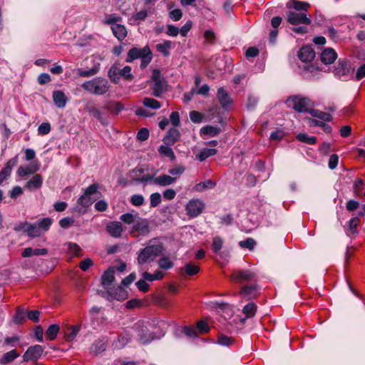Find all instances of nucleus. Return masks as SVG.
<instances>
[{
    "mask_svg": "<svg viewBox=\"0 0 365 365\" xmlns=\"http://www.w3.org/2000/svg\"><path fill=\"white\" fill-rule=\"evenodd\" d=\"M150 207H155L161 203V195L158 192H155L150 196Z\"/></svg>",
    "mask_w": 365,
    "mask_h": 365,
    "instance_id": "nucleus-55",
    "label": "nucleus"
},
{
    "mask_svg": "<svg viewBox=\"0 0 365 365\" xmlns=\"http://www.w3.org/2000/svg\"><path fill=\"white\" fill-rule=\"evenodd\" d=\"M36 223L38 225V229L42 235H43L50 229L53 223V220L50 217H43L37 220Z\"/></svg>",
    "mask_w": 365,
    "mask_h": 365,
    "instance_id": "nucleus-33",
    "label": "nucleus"
},
{
    "mask_svg": "<svg viewBox=\"0 0 365 365\" xmlns=\"http://www.w3.org/2000/svg\"><path fill=\"white\" fill-rule=\"evenodd\" d=\"M51 125L48 122L42 123L38 128V133L39 135H44L50 133Z\"/></svg>",
    "mask_w": 365,
    "mask_h": 365,
    "instance_id": "nucleus-58",
    "label": "nucleus"
},
{
    "mask_svg": "<svg viewBox=\"0 0 365 365\" xmlns=\"http://www.w3.org/2000/svg\"><path fill=\"white\" fill-rule=\"evenodd\" d=\"M98 73V67L94 66L93 68L88 70H83V68H78L76 73L80 77H91L95 76Z\"/></svg>",
    "mask_w": 365,
    "mask_h": 365,
    "instance_id": "nucleus-43",
    "label": "nucleus"
},
{
    "mask_svg": "<svg viewBox=\"0 0 365 365\" xmlns=\"http://www.w3.org/2000/svg\"><path fill=\"white\" fill-rule=\"evenodd\" d=\"M217 96L222 108L225 110L230 108L232 101L228 93L223 88H220L217 90Z\"/></svg>",
    "mask_w": 365,
    "mask_h": 365,
    "instance_id": "nucleus-19",
    "label": "nucleus"
},
{
    "mask_svg": "<svg viewBox=\"0 0 365 365\" xmlns=\"http://www.w3.org/2000/svg\"><path fill=\"white\" fill-rule=\"evenodd\" d=\"M47 254L48 250L46 248L32 249L31 247H26L23 250L21 255L23 257H29L31 256L46 255Z\"/></svg>",
    "mask_w": 365,
    "mask_h": 365,
    "instance_id": "nucleus-30",
    "label": "nucleus"
},
{
    "mask_svg": "<svg viewBox=\"0 0 365 365\" xmlns=\"http://www.w3.org/2000/svg\"><path fill=\"white\" fill-rule=\"evenodd\" d=\"M163 250L162 244L157 239L150 240L148 245L138 252L137 262L140 266L153 262Z\"/></svg>",
    "mask_w": 365,
    "mask_h": 365,
    "instance_id": "nucleus-2",
    "label": "nucleus"
},
{
    "mask_svg": "<svg viewBox=\"0 0 365 365\" xmlns=\"http://www.w3.org/2000/svg\"><path fill=\"white\" fill-rule=\"evenodd\" d=\"M180 136V131L177 128H170L164 137L163 142L165 145H173L179 140Z\"/></svg>",
    "mask_w": 365,
    "mask_h": 365,
    "instance_id": "nucleus-23",
    "label": "nucleus"
},
{
    "mask_svg": "<svg viewBox=\"0 0 365 365\" xmlns=\"http://www.w3.org/2000/svg\"><path fill=\"white\" fill-rule=\"evenodd\" d=\"M205 207V204L202 200L193 198L187 202L185 208L186 215L191 218H195L203 212Z\"/></svg>",
    "mask_w": 365,
    "mask_h": 365,
    "instance_id": "nucleus-7",
    "label": "nucleus"
},
{
    "mask_svg": "<svg viewBox=\"0 0 365 365\" xmlns=\"http://www.w3.org/2000/svg\"><path fill=\"white\" fill-rule=\"evenodd\" d=\"M19 356V354L16 351V350H11L5 353L0 359V363L1 364H7L9 363L12 362L16 358Z\"/></svg>",
    "mask_w": 365,
    "mask_h": 365,
    "instance_id": "nucleus-38",
    "label": "nucleus"
},
{
    "mask_svg": "<svg viewBox=\"0 0 365 365\" xmlns=\"http://www.w3.org/2000/svg\"><path fill=\"white\" fill-rule=\"evenodd\" d=\"M60 331V327L58 324H54L50 325L46 331V335L48 339L53 341L54 340Z\"/></svg>",
    "mask_w": 365,
    "mask_h": 365,
    "instance_id": "nucleus-39",
    "label": "nucleus"
},
{
    "mask_svg": "<svg viewBox=\"0 0 365 365\" xmlns=\"http://www.w3.org/2000/svg\"><path fill=\"white\" fill-rule=\"evenodd\" d=\"M216 182L211 180H207L203 182H200L197 184H196L194 187V190L196 192H203L205 190L212 189L215 187Z\"/></svg>",
    "mask_w": 365,
    "mask_h": 365,
    "instance_id": "nucleus-35",
    "label": "nucleus"
},
{
    "mask_svg": "<svg viewBox=\"0 0 365 365\" xmlns=\"http://www.w3.org/2000/svg\"><path fill=\"white\" fill-rule=\"evenodd\" d=\"M176 178L163 174L155 178H153V180L150 182H153L155 185L165 187L173 184Z\"/></svg>",
    "mask_w": 365,
    "mask_h": 365,
    "instance_id": "nucleus-22",
    "label": "nucleus"
},
{
    "mask_svg": "<svg viewBox=\"0 0 365 365\" xmlns=\"http://www.w3.org/2000/svg\"><path fill=\"white\" fill-rule=\"evenodd\" d=\"M199 271H200V267L196 264H194L192 263H187L185 266V272L187 275L191 276V275L196 274L199 272Z\"/></svg>",
    "mask_w": 365,
    "mask_h": 365,
    "instance_id": "nucleus-53",
    "label": "nucleus"
},
{
    "mask_svg": "<svg viewBox=\"0 0 365 365\" xmlns=\"http://www.w3.org/2000/svg\"><path fill=\"white\" fill-rule=\"evenodd\" d=\"M298 140L309 145H314L317 141V138L314 136H309L306 133H299L297 136Z\"/></svg>",
    "mask_w": 365,
    "mask_h": 365,
    "instance_id": "nucleus-49",
    "label": "nucleus"
},
{
    "mask_svg": "<svg viewBox=\"0 0 365 365\" xmlns=\"http://www.w3.org/2000/svg\"><path fill=\"white\" fill-rule=\"evenodd\" d=\"M255 241L252 238H247L245 240L240 241L239 242V245L242 248H247L249 250H252L255 245Z\"/></svg>",
    "mask_w": 365,
    "mask_h": 365,
    "instance_id": "nucleus-60",
    "label": "nucleus"
},
{
    "mask_svg": "<svg viewBox=\"0 0 365 365\" xmlns=\"http://www.w3.org/2000/svg\"><path fill=\"white\" fill-rule=\"evenodd\" d=\"M182 334L189 338H195L197 336L196 331L193 328L187 327H179L175 330V335L180 337Z\"/></svg>",
    "mask_w": 365,
    "mask_h": 365,
    "instance_id": "nucleus-34",
    "label": "nucleus"
},
{
    "mask_svg": "<svg viewBox=\"0 0 365 365\" xmlns=\"http://www.w3.org/2000/svg\"><path fill=\"white\" fill-rule=\"evenodd\" d=\"M158 266L163 269H169L173 267V262L168 257H164L158 260Z\"/></svg>",
    "mask_w": 365,
    "mask_h": 365,
    "instance_id": "nucleus-52",
    "label": "nucleus"
},
{
    "mask_svg": "<svg viewBox=\"0 0 365 365\" xmlns=\"http://www.w3.org/2000/svg\"><path fill=\"white\" fill-rule=\"evenodd\" d=\"M149 137V130L145 128H143L140 129V130L138 132L137 134V138L140 141H144L147 140Z\"/></svg>",
    "mask_w": 365,
    "mask_h": 365,
    "instance_id": "nucleus-62",
    "label": "nucleus"
},
{
    "mask_svg": "<svg viewBox=\"0 0 365 365\" xmlns=\"http://www.w3.org/2000/svg\"><path fill=\"white\" fill-rule=\"evenodd\" d=\"M108 338L106 336H101L96 339L89 348L91 354L97 356L105 351L108 346Z\"/></svg>",
    "mask_w": 365,
    "mask_h": 365,
    "instance_id": "nucleus-11",
    "label": "nucleus"
},
{
    "mask_svg": "<svg viewBox=\"0 0 365 365\" xmlns=\"http://www.w3.org/2000/svg\"><path fill=\"white\" fill-rule=\"evenodd\" d=\"M309 4L305 1H300L298 0H289L287 3V7L288 9H293L297 12H304L307 14Z\"/></svg>",
    "mask_w": 365,
    "mask_h": 365,
    "instance_id": "nucleus-21",
    "label": "nucleus"
},
{
    "mask_svg": "<svg viewBox=\"0 0 365 365\" xmlns=\"http://www.w3.org/2000/svg\"><path fill=\"white\" fill-rule=\"evenodd\" d=\"M222 245L223 240L222 237L217 236L213 238L212 247L214 252L217 253L222 249Z\"/></svg>",
    "mask_w": 365,
    "mask_h": 365,
    "instance_id": "nucleus-54",
    "label": "nucleus"
},
{
    "mask_svg": "<svg viewBox=\"0 0 365 365\" xmlns=\"http://www.w3.org/2000/svg\"><path fill=\"white\" fill-rule=\"evenodd\" d=\"M170 48L171 41L168 40H165L163 43H158L156 46L158 51L163 53L165 56H168L170 55Z\"/></svg>",
    "mask_w": 365,
    "mask_h": 365,
    "instance_id": "nucleus-41",
    "label": "nucleus"
},
{
    "mask_svg": "<svg viewBox=\"0 0 365 365\" xmlns=\"http://www.w3.org/2000/svg\"><path fill=\"white\" fill-rule=\"evenodd\" d=\"M38 83L40 85H43L49 83L51 81V76L46 73H42L38 76Z\"/></svg>",
    "mask_w": 365,
    "mask_h": 365,
    "instance_id": "nucleus-64",
    "label": "nucleus"
},
{
    "mask_svg": "<svg viewBox=\"0 0 365 365\" xmlns=\"http://www.w3.org/2000/svg\"><path fill=\"white\" fill-rule=\"evenodd\" d=\"M19 230L26 232L29 237L32 238L42 235V233L39 230L38 225H36V222L29 223L25 222L21 225Z\"/></svg>",
    "mask_w": 365,
    "mask_h": 365,
    "instance_id": "nucleus-12",
    "label": "nucleus"
},
{
    "mask_svg": "<svg viewBox=\"0 0 365 365\" xmlns=\"http://www.w3.org/2000/svg\"><path fill=\"white\" fill-rule=\"evenodd\" d=\"M138 216L139 215L138 213H135V214L125 213V214H123L120 217V219L121 221H123L124 223H125L127 225H133V224L135 222V220L138 218Z\"/></svg>",
    "mask_w": 365,
    "mask_h": 365,
    "instance_id": "nucleus-47",
    "label": "nucleus"
},
{
    "mask_svg": "<svg viewBox=\"0 0 365 365\" xmlns=\"http://www.w3.org/2000/svg\"><path fill=\"white\" fill-rule=\"evenodd\" d=\"M337 54L332 48H326L321 53V60L324 64H331L336 59Z\"/></svg>",
    "mask_w": 365,
    "mask_h": 365,
    "instance_id": "nucleus-26",
    "label": "nucleus"
},
{
    "mask_svg": "<svg viewBox=\"0 0 365 365\" xmlns=\"http://www.w3.org/2000/svg\"><path fill=\"white\" fill-rule=\"evenodd\" d=\"M120 76H123L126 80L133 78V76L131 73V68L129 66H126L122 69H120Z\"/></svg>",
    "mask_w": 365,
    "mask_h": 365,
    "instance_id": "nucleus-59",
    "label": "nucleus"
},
{
    "mask_svg": "<svg viewBox=\"0 0 365 365\" xmlns=\"http://www.w3.org/2000/svg\"><path fill=\"white\" fill-rule=\"evenodd\" d=\"M216 153L217 150L215 148H203L196 155V158L200 162H202L207 158L215 155Z\"/></svg>",
    "mask_w": 365,
    "mask_h": 365,
    "instance_id": "nucleus-37",
    "label": "nucleus"
},
{
    "mask_svg": "<svg viewBox=\"0 0 365 365\" xmlns=\"http://www.w3.org/2000/svg\"><path fill=\"white\" fill-rule=\"evenodd\" d=\"M120 68L117 65H113L108 71V77L112 82L118 83L120 81Z\"/></svg>",
    "mask_w": 365,
    "mask_h": 365,
    "instance_id": "nucleus-40",
    "label": "nucleus"
},
{
    "mask_svg": "<svg viewBox=\"0 0 365 365\" xmlns=\"http://www.w3.org/2000/svg\"><path fill=\"white\" fill-rule=\"evenodd\" d=\"M255 278V273L249 270H241L238 273L233 274L231 276V279L236 282H239L240 280H253Z\"/></svg>",
    "mask_w": 365,
    "mask_h": 365,
    "instance_id": "nucleus-29",
    "label": "nucleus"
},
{
    "mask_svg": "<svg viewBox=\"0 0 365 365\" xmlns=\"http://www.w3.org/2000/svg\"><path fill=\"white\" fill-rule=\"evenodd\" d=\"M132 230L138 232L140 235H147L149 232L148 220L138 216L132 226Z\"/></svg>",
    "mask_w": 365,
    "mask_h": 365,
    "instance_id": "nucleus-15",
    "label": "nucleus"
},
{
    "mask_svg": "<svg viewBox=\"0 0 365 365\" xmlns=\"http://www.w3.org/2000/svg\"><path fill=\"white\" fill-rule=\"evenodd\" d=\"M81 329V324L78 323L76 325H67L66 330L64 333V339L66 341L72 342L76 339Z\"/></svg>",
    "mask_w": 365,
    "mask_h": 365,
    "instance_id": "nucleus-14",
    "label": "nucleus"
},
{
    "mask_svg": "<svg viewBox=\"0 0 365 365\" xmlns=\"http://www.w3.org/2000/svg\"><path fill=\"white\" fill-rule=\"evenodd\" d=\"M106 231L113 237H119L123 232V227L119 222H110L106 226Z\"/></svg>",
    "mask_w": 365,
    "mask_h": 365,
    "instance_id": "nucleus-25",
    "label": "nucleus"
},
{
    "mask_svg": "<svg viewBox=\"0 0 365 365\" xmlns=\"http://www.w3.org/2000/svg\"><path fill=\"white\" fill-rule=\"evenodd\" d=\"M287 21L292 25H309L312 20L304 12L289 11Z\"/></svg>",
    "mask_w": 365,
    "mask_h": 365,
    "instance_id": "nucleus-9",
    "label": "nucleus"
},
{
    "mask_svg": "<svg viewBox=\"0 0 365 365\" xmlns=\"http://www.w3.org/2000/svg\"><path fill=\"white\" fill-rule=\"evenodd\" d=\"M143 103L145 107L153 109H158L161 106L160 103L158 101L151 98H145Z\"/></svg>",
    "mask_w": 365,
    "mask_h": 365,
    "instance_id": "nucleus-51",
    "label": "nucleus"
},
{
    "mask_svg": "<svg viewBox=\"0 0 365 365\" xmlns=\"http://www.w3.org/2000/svg\"><path fill=\"white\" fill-rule=\"evenodd\" d=\"M115 270L113 267H109L101 277V284L107 289L114 280Z\"/></svg>",
    "mask_w": 365,
    "mask_h": 365,
    "instance_id": "nucleus-27",
    "label": "nucleus"
},
{
    "mask_svg": "<svg viewBox=\"0 0 365 365\" xmlns=\"http://www.w3.org/2000/svg\"><path fill=\"white\" fill-rule=\"evenodd\" d=\"M298 57L302 62H310L315 57V53L311 46H304L298 52Z\"/></svg>",
    "mask_w": 365,
    "mask_h": 365,
    "instance_id": "nucleus-17",
    "label": "nucleus"
},
{
    "mask_svg": "<svg viewBox=\"0 0 365 365\" xmlns=\"http://www.w3.org/2000/svg\"><path fill=\"white\" fill-rule=\"evenodd\" d=\"M39 168V163L38 161H33L27 165L20 166L17 170V175L20 177L32 175L36 173Z\"/></svg>",
    "mask_w": 365,
    "mask_h": 365,
    "instance_id": "nucleus-13",
    "label": "nucleus"
},
{
    "mask_svg": "<svg viewBox=\"0 0 365 365\" xmlns=\"http://www.w3.org/2000/svg\"><path fill=\"white\" fill-rule=\"evenodd\" d=\"M217 343L221 346H227L231 345L233 343V340L231 338L222 334L218 337Z\"/></svg>",
    "mask_w": 365,
    "mask_h": 365,
    "instance_id": "nucleus-61",
    "label": "nucleus"
},
{
    "mask_svg": "<svg viewBox=\"0 0 365 365\" xmlns=\"http://www.w3.org/2000/svg\"><path fill=\"white\" fill-rule=\"evenodd\" d=\"M257 306L255 303H249L243 308V313L247 318L252 317L256 312Z\"/></svg>",
    "mask_w": 365,
    "mask_h": 365,
    "instance_id": "nucleus-50",
    "label": "nucleus"
},
{
    "mask_svg": "<svg viewBox=\"0 0 365 365\" xmlns=\"http://www.w3.org/2000/svg\"><path fill=\"white\" fill-rule=\"evenodd\" d=\"M309 113L317 118H319L322 122H330L332 120V116L328 113L323 111H321L317 109L312 108L310 110H309Z\"/></svg>",
    "mask_w": 365,
    "mask_h": 365,
    "instance_id": "nucleus-31",
    "label": "nucleus"
},
{
    "mask_svg": "<svg viewBox=\"0 0 365 365\" xmlns=\"http://www.w3.org/2000/svg\"><path fill=\"white\" fill-rule=\"evenodd\" d=\"M98 189V185L96 183L88 186L83 194L78 198L76 204L72 207L71 211L78 215L86 214L89 206L96 200L93 195L97 193Z\"/></svg>",
    "mask_w": 365,
    "mask_h": 365,
    "instance_id": "nucleus-3",
    "label": "nucleus"
},
{
    "mask_svg": "<svg viewBox=\"0 0 365 365\" xmlns=\"http://www.w3.org/2000/svg\"><path fill=\"white\" fill-rule=\"evenodd\" d=\"M257 287L255 285L245 286L241 289V294L247 298H252L255 296Z\"/></svg>",
    "mask_w": 365,
    "mask_h": 365,
    "instance_id": "nucleus-45",
    "label": "nucleus"
},
{
    "mask_svg": "<svg viewBox=\"0 0 365 365\" xmlns=\"http://www.w3.org/2000/svg\"><path fill=\"white\" fill-rule=\"evenodd\" d=\"M43 352L42 346L36 344L29 346L23 355L24 361H36Z\"/></svg>",
    "mask_w": 365,
    "mask_h": 365,
    "instance_id": "nucleus-10",
    "label": "nucleus"
},
{
    "mask_svg": "<svg viewBox=\"0 0 365 365\" xmlns=\"http://www.w3.org/2000/svg\"><path fill=\"white\" fill-rule=\"evenodd\" d=\"M26 318H27V311L19 308L14 316L13 320L15 324H22Z\"/></svg>",
    "mask_w": 365,
    "mask_h": 365,
    "instance_id": "nucleus-44",
    "label": "nucleus"
},
{
    "mask_svg": "<svg viewBox=\"0 0 365 365\" xmlns=\"http://www.w3.org/2000/svg\"><path fill=\"white\" fill-rule=\"evenodd\" d=\"M138 58L141 59V68L146 67L151 61V51L148 46L143 47V48H138L136 47L132 48L128 53L125 61L128 63H131Z\"/></svg>",
    "mask_w": 365,
    "mask_h": 365,
    "instance_id": "nucleus-6",
    "label": "nucleus"
},
{
    "mask_svg": "<svg viewBox=\"0 0 365 365\" xmlns=\"http://www.w3.org/2000/svg\"><path fill=\"white\" fill-rule=\"evenodd\" d=\"M108 298L109 299H116L122 301L126 299L127 294L125 290L120 286L116 288L110 289L107 291Z\"/></svg>",
    "mask_w": 365,
    "mask_h": 365,
    "instance_id": "nucleus-18",
    "label": "nucleus"
},
{
    "mask_svg": "<svg viewBox=\"0 0 365 365\" xmlns=\"http://www.w3.org/2000/svg\"><path fill=\"white\" fill-rule=\"evenodd\" d=\"M43 182V177L40 174H36L26 182L24 187L28 190L34 191L42 187Z\"/></svg>",
    "mask_w": 365,
    "mask_h": 365,
    "instance_id": "nucleus-16",
    "label": "nucleus"
},
{
    "mask_svg": "<svg viewBox=\"0 0 365 365\" xmlns=\"http://www.w3.org/2000/svg\"><path fill=\"white\" fill-rule=\"evenodd\" d=\"M138 341L142 344H147L156 339H160L164 336V331L157 328L154 323L148 322H138L133 327Z\"/></svg>",
    "mask_w": 365,
    "mask_h": 365,
    "instance_id": "nucleus-1",
    "label": "nucleus"
},
{
    "mask_svg": "<svg viewBox=\"0 0 365 365\" xmlns=\"http://www.w3.org/2000/svg\"><path fill=\"white\" fill-rule=\"evenodd\" d=\"M110 29L115 37L119 41L123 40L127 36L128 32L126 28L122 24H113L110 26Z\"/></svg>",
    "mask_w": 365,
    "mask_h": 365,
    "instance_id": "nucleus-28",
    "label": "nucleus"
},
{
    "mask_svg": "<svg viewBox=\"0 0 365 365\" xmlns=\"http://www.w3.org/2000/svg\"><path fill=\"white\" fill-rule=\"evenodd\" d=\"M286 104L287 107L294 109L298 113H308L312 109L310 107L314 105L310 98L300 95L289 96L286 101Z\"/></svg>",
    "mask_w": 365,
    "mask_h": 365,
    "instance_id": "nucleus-5",
    "label": "nucleus"
},
{
    "mask_svg": "<svg viewBox=\"0 0 365 365\" xmlns=\"http://www.w3.org/2000/svg\"><path fill=\"white\" fill-rule=\"evenodd\" d=\"M52 97L53 103L57 108H63L66 106L68 98L62 91H54Z\"/></svg>",
    "mask_w": 365,
    "mask_h": 365,
    "instance_id": "nucleus-24",
    "label": "nucleus"
},
{
    "mask_svg": "<svg viewBox=\"0 0 365 365\" xmlns=\"http://www.w3.org/2000/svg\"><path fill=\"white\" fill-rule=\"evenodd\" d=\"M121 20V17L115 14H109L105 18V23L108 24H117Z\"/></svg>",
    "mask_w": 365,
    "mask_h": 365,
    "instance_id": "nucleus-57",
    "label": "nucleus"
},
{
    "mask_svg": "<svg viewBox=\"0 0 365 365\" xmlns=\"http://www.w3.org/2000/svg\"><path fill=\"white\" fill-rule=\"evenodd\" d=\"M220 128L217 126L207 125L204 126L200 129L201 135H208L210 137H214L219 134Z\"/></svg>",
    "mask_w": 365,
    "mask_h": 365,
    "instance_id": "nucleus-36",
    "label": "nucleus"
},
{
    "mask_svg": "<svg viewBox=\"0 0 365 365\" xmlns=\"http://www.w3.org/2000/svg\"><path fill=\"white\" fill-rule=\"evenodd\" d=\"M151 88L153 94L155 97H160L163 93L166 91V85L162 81L160 72L158 70L153 71Z\"/></svg>",
    "mask_w": 365,
    "mask_h": 365,
    "instance_id": "nucleus-8",
    "label": "nucleus"
},
{
    "mask_svg": "<svg viewBox=\"0 0 365 365\" xmlns=\"http://www.w3.org/2000/svg\"><path fill=\"white\" fill-rule=\"evenodd\" d=\"M170 145H160L159 149H158V151L159 153L165 156V157H168V158H170L171 160H174L175 158V155L172 150L171 148H170Z\"/></svg>",
    "mask_w": 365,
    "mask_h": 365,
    "instance_id": "nucleus-48",
    "label": "nucleus"
},
{
    "mask_svg": "<svg viewBox=\"0 0 365 365\" xmlns=\"http://www.w3.org/2000/svg\"><path fill=\"white\" fill-rule=\"evenodd\" d=\"M130 338L127 335H120L117 340L113 341V346L115 349H121L130 341Z\"/></svg>",
    "mask_w": 365,
    "mask_h": 365,
    "instance_id": "nucleus-46",
    "label": "nucleus"
},
{
    "mask_svg": "<svg viewBox=\"0 0 365 365\" xmlns=\"http://www.w3.org/2000/svg\"><path fill=\"white\" fill-rule=\"evenodd\" d=\"M144 197L142 195H133L130 197V202L134 206H141L144 203Z\"/></svg>",
    "mask_w": 365,
    "mask_h": 365,
    "instance_id": "nucleus-56",
    "label": "nucleus"
},
{
    "mask_svg": "<svg viewBox=\"0 0 365 365\" xmlns=\"http://www.w3.org/2000/svg\"><path fill=\"white\" fill-rule=\"evenodd\" d=\"M167 35L172 37H175L179 34V29L173 25L169 24L167 26Z\"/></svg>",
    "mask_w": 365,
    "mask_h": 365,
    "instance_id": "nucleus-63",
    "label": "nucleus"
},
{
    "mask_svg": "<svg viewBox=\"0 0 365 365\" xmlns=\"http://www.w3.org/2000/svg\"><path fill=\"white\" fill-rule=\"evenodd\" d=\"M359 223V219L357 217H352L348 221L346 232L349 236L358 233L357 227Z\"/></svg>",
    "mask_w": 365,
    "mask_h": 365,
    "instance_id": "nucleus-32",
    "label": "nucleus"
},
{
    "mask_svg": "<svg viewBox=\"0 0 365 365\" xmlns=\"http://www.w3.org/2000/svg\"><path fill=\"white\" fill-rule=\"evenodd\" d=\"M144 169L142 168H136L133 170L131 177L135 182H148L153 180V177L150 175H143Z\"/></svg>",
    "mask_w": 365,
    "mask_h": 365,
    "instance_id": "nucleus-20",
    "label": "nucleus"
},
{
    "mask_svg": "<svg viewBox=\"0 0 365 365\" xmlns=\"http://www.w3.org/2000/svg\"><path fill=\"white\" fill-rule=\"evenodd\" d=\"M81 87L91 94L103 96L107 93L110 88L108 81L102 77H96L82 83Z\"/></svg>",
    "mask_w": 365,
    "mask_h": 365,
    "instance_id": "nucleus-4",
    "label": "nucleus"
},
{
    "mask_svg": "<svg viewBox=\"0 0 365 365\" xmlns=\"http://www.w3.org/2000/svg\"><path fill=\"white\" fill-rule=\"evenodd\" d=\"M18 163V156H15L13 158L10 159L6 164L4 168L1 170L3 174H5L8 177L10 176L11 170L14 167H15Z\"/></svg>",
    "mask_w": 365,
    "mask_h": 365,
    "instance_id": "nucleus-42",
    "label": "nucleus"
}]
</instances>
